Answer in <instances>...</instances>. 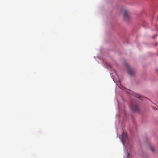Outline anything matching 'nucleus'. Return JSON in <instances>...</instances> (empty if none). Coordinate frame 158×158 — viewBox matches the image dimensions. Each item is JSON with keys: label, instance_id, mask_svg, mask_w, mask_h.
Instances as JSON below:
<instances>
[{"label": "nucleus", "instance_id": "39448f33", "mask_svg": "<svg viewBox=\"0 0 158 158\" xmlns=\"http://www.w3.org/2000/svg\"><path fill=\"white\" fill-rule=\"evenodd\" d=\"M136 97L139 98H141V96L139 94H137L136 95Z\"/></svg>", "mask_w": 158, "mask_h": 158}, {"label": "nucleus", "instance_id": "f257e3e1", "mask_svg": "<svg viewBox=\"0 0 158 158\" xmlns=\"http://www.w3.org/2000/svg\"><path fill=\"white\" fill-rule=\"evenodd\" d=\"M130 107L133 112H137L139 111V107L137 104L131 103Z\"/></svg>", "mask_w": 158, "mask_h": 158}, {"label": "nucleus", "instance_id": "7ed1b4c3", "mask_svg": "<svg viewBox=\"0 0 158 158\" xmlns=\"http://www.w3.org/2000/svg\"><path fill=\"white\" fill-rule=\"evenodd\" d=\"M127 139V134L125 132H123L122 135L121 139L123 144L126 141Z\"/></svg>", "mask_w": 158, "mask_h": 158}, {"label": "nucleus", "instance_id": "0eeeda50", "mask_svg": "<svg viewBox=\"0 0 158 158\" xmlns=\"http://www.w3.org/2000/svg\"><path fill=\"white\" fill-rule=\"evenodd\" d=\"M127 157H128L129 156V153H128L127 150Z\"/></svg>", "mask_w": 158, "mask_h": 158}, {"label": "nucleus", "instance_id": "f03ea898", "mask_svg": "<svg viewBox=\"0 0 158 158\" xmlns=\"http://www.w3.org/2000/svg\"><path fill=\"white\" fill-rule=\"evenodd\" d=\"M123 11L124 12L123 18L126 21H128L130 19V17L129 16L128 12L126 10H123Z\"/></svg>", "mask_w": 158, "mask_h": 158}, {"label": "nucleus", "instance_id": "423d86ee", "mask_svg": "<svg viewBox=\"0 0 158 158\" xmlns=\"http://www.w3.org/2000/svg\"><path fill=\"white\" fill-rule=\"evenodd\" d=\"M150 149L151 150V151L152 152H154V149H153V148L152 147L150 146Z\"/></svg>", "mask_w": 158, "mask_h": 158}, {"label": "nucleus", "instance_id": "20e7f679", "mask_svg": "<svg viewBox=\"0 0 158 158\" xmlns=\"http://www.w3.org/2000/svg\"><path fill=\"white\" fill-rule=\"evenodd\" d=\"M127 71L129 74L130 76H133L135 73V71L132 70L129 65H127Z\"/></svg>", "mask_w": 158, "mask_h": 158}]
</instances>
